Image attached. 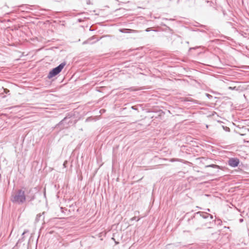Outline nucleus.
<instances>
[{
  "label": "nucleus",
  "instance_id": "11",
  "mask_svg": "<svg viewBox=\"0 0 249 249\" xmlns=\"http://www.w3.org/2000/svg\"><path fill=\"white\" fill-rule=\"evenodd\" d=\"M240 221L241 222L243 221V219H240Z\"/></svg>",
  "mask_w": 249,
  "mask_h": 249
},
{
  "label": "nucleus",
  "instance_id": "5",
  "mask_svg": "<svg viewBox=\"0 0 249 249\" xmlns=\"http://www.w3.org/2000/svg\"><path fill=\"white\" fill-rule=\"evenodd\" d=\"M208 167H213V168H219V166L217 165H215V164H211V165H210L208 166Z\"/></svg>",
  "mask_w": 249,
  "mask_h": 249
},
{
  "label": "nucleus",
  "instance_id": "1",
  "mask_svg": "<svg viewBox=\"0 0 249 249\" xmlns=\"http://www.w3.org/2000/svg\"><path fill=\"white\" fill-rule=\"evenodd\" d=\"M26 189L25 188L18 189L13 192L10 198L11 201L15 204L21 205L26 200Z\"/></svg>",
  "mask_w": 249,
  "mask_h": 249
},
{
  "label": "nucleus",
  "instance_id": "10",
  "mask_svg": "<svg viewBox=\"0 0 249 249\" xmlns=\"http://www.w3.org/2000/svg\"><path fill=\"white\" fill-rule=\"evenodd\" d=\"M146 31L147 32H148V31H149V29H147Z\"/></svg>",
  "mask_w": 249,
  "mask_h": 249
},
{
  "label": "nucleus",
  "instance_id": "3",
  "mask_svg": "<svg viewBox=\"0 0 249 249\" xmlns=\"http://www.w3.org/2000/svg\"><path fill=\"white\" fill-rule=\"evenodd\" d=\"M228 163L231 166L235 167L238 165L239 160L237 159L231 158L229 160Z\"/></svg>",
  "mask_w": 249,
  "mask_h": 249
},
{
  "label": "nucleus",
  "instance_id": "4",
  "mask_svg": "<svg viewBox=\"0 0 249 249\" xmlns=\"http://www.w3.org/2000/svg\"><path fill=\"white\" fill-rule=\"evenodd\" d=\"M198 213L200 214V216L204 219L208 218L209 216L210 217L211 219L213 218V216L212 215L207 213L199 212Z\"/></svg>",
  "mask_w": 249,
  "mask_h": 249
},
{
  "label": "nucleus",
  "instance_id": "6",
  "mask_svg": "<svg viewBox=\"0 0 249 249\" xmlns=\"http://www.w3.org/2000/svg\"><path fill=\"white\" fill-rule=\"evenodd\" d=\"M137 217L136 216H134L131 219V221L135 220H136L137 221H139L140 219V218H139L138 219H136Z\"/></svg>",
  "mask_w": 249,
  "mask_h": 249
},
{
  "label": "nucleus",
  "instance_id": "7",
  "mask_svg": "<svg viewBox=\"0 0 249 249\" xmlns=\"http://www.w3.org/2000/svg\"><path fill=\"white\" fill-rule=\"evenodd\" d=\"M4 90L6 93H7L9 91V90L7 89H4Z\"/></svg>",
  "mask_w": 249,
  "mask_h": 249
},
{
  "label": "nucleus",
  "instance_id": "2",
  "mask_svg": "<svg viewBox=\"0 0 249 249\" xmlns=\"http://www.w3.org/2000/svg\"><path fill=\"white\" fill-rule=\"evenodd\" d=\"M65 65V63H62L56 68H53L49 72V73L48 75V78L49 79H51L57 75L59 73H60L61 71Z\"/></svg>",
  "mask_w": 249,
  "mask_h": 249
},
{
  "label": "nucleus",
  "instance_id": "9",
  "mask_svg": "<svg viewBox=\"0 0 249 249\" xmlns=\"http://www.w3.org/2000/svg\"><path fill=\"white\" fill-rule=\"evenodd\" d=\"M27 232V231H25L23 233H22V235H24L26 232Z\"/></svg>",
  "mask_w": 249,
  "mask_h": 249
},
{
  "label": "nucleus",
  "instance_id": "8",
  "mask_svg": "<svg viewBox=\"0 0 249 249\" xmlns=\"http://www.w3.org/2000/svg\"><path fill=\"white\" fill-rule=\"evenodd\" d=\"M67 161H65L64 162V163H63V166H64V167H66V164H67Z\"/></svg>",
  "mask_w": 249,
  "mask_h": 249
},
{
  "label": "nucleus",
  "instance_id": "12",
  "mask_svg": "<svg viewBox=\"0 0 249 249\" xmlns=\"http://www.w3.org/2000/svg\"><path fill=\"white\" fill-rule=\"evenodd\" d=\"M208 210V211H209V212L210 211V209H208V210Z\"/></svg>",
  "mask_w": 249,
  "mask_h": 249
}]
</instances>
